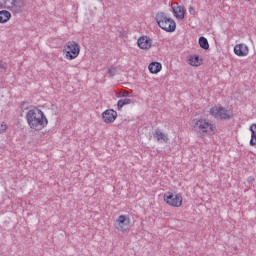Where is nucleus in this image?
Wrapping results in <instances>:
<instances>
[{
    "instance_id": "1",
    "label": "nucleus",
    "mask_w": 256,
    "mask_h": 256,
    "mask_svg": "<svg viewBox=\"0 0 256 256\" xmlns=\"http://www.w3.org/2000/svg\"><path fill=\"white\" fill-rule=\"evenodd\" d=\"M27 0H0V24L5 25L11 21V13L19 15L25 11Z\"/></svg>"
},
{
    "instance_id": "2",
    "label": "nucleus",
    "mask_w": 256,
    "mask_h": 256,
    "mask_svg": "<svg viewBox=\"0 0 256 256\" xmlns=\"http://www.w3.org/2000/svg\"><path fill=\"white\" fill-rule=\"evenodd\" d=\"M26 121L29 129L32 131H43L49 125V119L43 110L34 107L26 113Z\"/></svg>"
},
{
    "instance_id": "3",
    "label": "nucleus",
    "mask_w": 256,
    "mask_h": 256,
    "mask_svg": "<svg viewBox=\"0 0 256 256\" xmlns=\"http://www.w3.org/2000/svg\"><path fill=\"white\" fill-rule=\"evenodd\" d=\"M191 127L194 133L200 139H205L209 135H215L217 133V126L206 118H195L191 122Z\"/></svg>"
},
{
    "instance_id": "4",
    "label": "nucleus",
    "mask_w": 256,
    "mask_h": 256,
    "mask_svg": "<svg viewBox=\"0 0 256 256\" xmlns=\"http://www.w3.org/2000/svg\"><path fill=\"white\" fill-rule=\"evenodd\" d=\"M156 22L158 27H160V29H163V31H166L167 33H173V31L177 29V24L175 23V20L167 16L165 12H158L156 14Z\"/></svg>"
},
{
    "instance_id": "5",
    "label": "nucleus",
    "mask_w": 256,
    "mask_h": 256,
    "mask_svg": "<svg viewBox=\"0 0 256 256\" xmlns=\"http://www.w3.org/2000/svg\"><path fill=\"white\" fill-rule=\"evenodd\" d=\"M63 57L67 61H73L79 57L81 53V46L75 41H69L65 44L63 50Z\"/></svg>"
},
{
    "instance_id": "6",
    "label": "nucleus",
    "mask_w": 256,
    "mask_h": 256,
    "mask_svg": "<svg viewBox=\"0 0 256 256\" xmlns=\"http://www.w3.org/2000/svg\"><path fill=\"white\" fill-rule=\"evenodd\" d=\"M209 115L214 117V119L229 121V119H233V110H227L223 106H214L210 108Z\"/></svg>"
},
{
    "instance_id": "7",
    "label": "nucleus",
    "mask_w": 256,
    "mask_h": 256,
    "mask_svg": "<svg viewBox=\"0 0 256 256\" xmlns=\"http://www.w3.org/2000/svg\"><path fill=\"white\" fill-rule=\"evenodd\" d=\"M163 201L169 207L179 208L181 205H183V196L179 193L168 191L164 193Z\"/></svg>"
},
{
    "instance_id": "8",
    "label": "nucleus",
    "mask_w": 256,
    "mask_h": 256,
    "mask_svg": "<svg viewBox=\"0 0 256 256\" xmlns=\"http://www.w3.org/2000/svg\"><path fill=\"white\" fill-rule=\"evenodd\" d=\"M130 224L131 220L125 215H120L116 220L117 229L118 231H121V233L129 231Z\"/></svg>"
},
{
    "instance_id": "9",
    "label": "nucleus",
    "mask_w": 256,
    "mask_h": 256,
    "mask_svg": "<svg viewBox=\"0 0 256 256\" xmlns=\"http://www.w3.org/2000/svg\"><path fill=\"white\" fill-rule=\"evenodd\" d=\"M137 45L139 49H142L143 51H149V49H151L153 45V40H151V38H149L148 36H141L137 40Z\"/></svg>"
},
{
    "instance_id": "10",
    "label": "nucleus",
    "mask_w": 256,
    "mask_h": 256,
    "mask_svg": "<svg viewBox=\"0 0 256 256\" xmlns=\"http://www.w3.org/2000/svg\"><path fill=\"white\" fill-rule=\"evenodd\" d=\"M117 119V111L113 109H107L102 113V121L104 123H115Z\"/></svg>"
},
{
    "instance_id": "11",
    "label": "nucleus",
    "mask_w": 256,
    "mask_h": 256,
    "mask_svg": "<svg viewBox=\"0 0 256 256\" xmlns=\"http://www.w3.org/2000/svg\"><path fill=\"white\" fill-rule=\"evenodd\" d=\"M234 54L237 57H247L249 55V46L245 43H239L234 46Z\"/></svg>"
},
{
    "instance_id": "12",
    "label": "nucleus",
    "mask_w": 256,
    "mask_h": 256,
    "mask_svg": "<svg viewBox=\"0 0 256 256\" xmlns=\"http://www.w3.org/2000/svg\"><path fill=\"white\" fill-rule=\"evenodd\" d=\"M186 62L190 67H201L203 65V57L197 54H191L187 56Z\"/></svg>"
},
{
    "instance_id": "13",
    "label": "nucleus",
    "mask_w": 256,
    "mask_h": 256,
    "mask_svg": "<svg viewBox=\"0 0 256 256\" xmlns=\"http://www.w3.org/2000/svg\"><path fill=\"white\" fill-rule=\"evenodd\" d=\"M172 10L176 19H179L180 21H183L185 19V8L183 6H180L179 4H174L172 6Z\"/></svg>"
},
{
    "instance_id": "14",
    "label": "nucleus",
    "mask_w": 256,
    "mask_h": 256,
    "mask_svg": "<svg viewBox=\"0 0 256 256\" xmlns=\"http://www.w3.org/2000/svg\"><path fill=\"white\" fill-rule=\"evenodd\" d=\"M154 139L158 141V143H168L169 142V137L167 134L163 133L161 130H155L153 134Z\"/></svg>"
},
{
    "instance_id": "15",
    "label": "nucleus",
    "mask_w": 256,
    "mask_h": 256,
    "mask_svg": "<svg viewBox=\"0 0 256 256\" xmlns=\"http://www.w3.org/2000/svg\"><path fill=\"white\" fill-rule=\"evenodd\" d=\"M161 69H163V65L161 62H152L148 65V70L152 75H157V73H161Z\"/></svg>"
},
{
    "instance_id": "16",
    "label": "nucleus",
    "mask_w": 256,
    "mask_h": 256,
    "mask_svg": "<svg viewBox=\"0 0 256 256\" xmlns=\"http://www.w3.org/2000/svg\"><path fill=\"white\" fill-rule=\"evenodd\" d=\"M250 132H251L250 146L255 147V145H256V124H252L250 126Z\"/></svg>"
},
{
    "instance_id": "17",
    "label": "nucleus",
    "mask_w": 256,
    "mask_h": 256,
    "mask_svg": "<svg viewBox=\"0 0 256 256\" xmlns=\"http://www.w3.org/2000/svg\"><path fill=\"white\" fill-rule=\"evenodd\" d=\"M131 103H133V100L129 98L119 100L117 103L118 111H121L125 105H131Z\"/></svg>"
},
{
    "instance_id": "18",
    "label": "nucleus",
    "mask_w": 256,
    "mask_h": 256,
    "mask_svg": "<svg viewBox=\"0 0 256 256\" xmlns=\"http://www.w3.org/2000/svg\"><path fill=\"white\" fill-rule=\"evenodd\" d=\"M199 45L202 49H209V41L205 37L199 38Z\"/></svg>"
},
{
    "instance_id": "19",
    "label": "nucleus",
    "mask_w": 256,
    "mask_h": 256,
    "mask_svg": "<svg viewBox=\"0 0 256 256\" xmlns=\"http://www.w3.org/2000/svg\"><path fill=\"white\" fill-rule=\"evenodd\" d=\"M5 131H7V123L2 122V123L0 124V135L3 134V133H5Z\"/></svg>"
},
{
    "instance_id": "20",
    "label": "nucleus",
    "mask_w": 256,
    "mask_h": 256,
    "mask_svg": "<svg viewBox=\"0 0 256 256\" xmlns=\"http://www.w3.org/2000/svg\"><path fill=\"white\" fill-rule=\"evenodd\" d=\"M108 73L111 77H113V75H115V73H117V68L116 67H111L109 70H108Z\"/></svg>"
},
{
    "instance_id": "21",
    "label": "nucleus",
    "mask_w": 256,
    "mask_h": 256,
    "mask_svg": "<svg viewBox=\"0 0 256 256\" xmlns=\"http://www.w3.org/2000/svg\"><path fill=\"white\" fill-rule=\"evenodd\" d=\"M188 11H189L190 15H192L193 17H195V15H197V11L192 6H190L188 8Z\"/></svg>"
},
{
    "instance_id": "22",
    "label": "nucleus",
    "mask_w": 256,
    "mask_h": 256,
    "mask_svg": "<svg viewBox=\"0 0 256 256\" xmlns=\"http://www.w3.org/2000/svg\"><path fill=\"white\" fill-rule=\"evenodd\" d=\"M119 97H129V92L127 91H122L121 94L119 95Z\"/></svg>"
},
{
    "instance_id": "23",
    "label": "nucleus",
    "mask_w": 256,
    "mask_h": 256,
    "mask_svg": "<svg viewBox=\"0 0 256 256\" xmlns=\"http://www.w3.org/2000/svg\"><path fill=\"white\" fill-rule=\"evenodd\" d=\"M255 181V178H250L249 182Z\"/></svg>"
},
{
    "instance_id": "24",
    "label": "nucleus",
    "mask_w": 256,
    "mask_h": 256,
    "mask_svg": "<svg viewBox=\"0 0 256 256\" xmlns=\"http://www.w3.org/2000/svg\"><path fill=\"white\" fill-rule=\"evenodd\" d=\"M244 1H251V0H244Z\"/></svg>"
}]
</instances>
